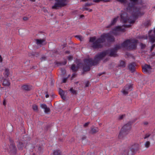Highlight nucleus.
<instances>
[{"label":"nucleus","mask_w":155,"mask_h":155,"mask_svg":"<svg viewBox=\"0 0 155 155\" xmlns=\"http://www.w3.org/2000/svg\"><path fill=\"white\" fill-rule=\"evenodd\" d=\"M54 155H60V151L59 150H56L54 152Z\"/></svg>","instance_id":"31"},{"label":"nucleus","mask_w":155,"mask_h":155,"mask_svg":"<svg viewBox=\"0 0 155 155\" xmlns=\"http://www.w3.org/2000/svg\"><path fill=\"white\" fill-rule=\"evenodd\" d=\"M84 15H80V18H82V17H84Z\"/></svg>","instance_id":"61"},{"label":"nucleus","mask_w":155,"mask_h":155,"mask_svg":"<svg viewBox=\"0 0 155 155\" xmlns=\"http://www.w3.org/2000/svg\"><path fill=\"white\" fill-rule=\"evenodd\" d=\"M67 63L66 61H65L64 62H57L56 63V64H58V65H64Z\"/></svg>","instance_id":"26"},{"label":"nucleus","mask_w":155,"mask_h":155,"mask_svg":"<svg viewBox=\"0 0 155 155\" xmlns=\"http://www.w3.org/2000/svg\"><path fill=\"white\" fill-rule=\"evenodd\" d=\"M102 0H94L93 1V2H100L101 1H102Z\"/></svg>","instance_id":"52"},{"label":"nucleus","mask_w":155,"mask_h":155,"mask_svg":"<svg viewBox=\"0 0 155 155\" xmlns=\"http://www.w3.org/2000/svg\"><path fill=\"white\" fill-rule=\"evenodd\" d=\"M18 149L19 150H21L22 149L24 146L23 143L21 142H19L17 145Z\"/></svg>","instance_id":"23"},{"label":"nucleus","mask_w":155,"mask_h":155,"mask_svg":"<svg viewBox=\"0 0 155 155\" xmlns=\"http://www.w3.org/2000/svg\"><path fill=\"white\" fill-rule=\"evenodd\" d=\"M120 48V45H117L114 48L110 50H107L100 53L97 55L94 60L92 58H89L84 60V63L83 64V70L85 72L90 70L91 67L94 66L98 63L99 61L104 57L107 54H110L109 55L111 57H115L117 54V52L118 49Z\"/></svg>","instance_id":"1"},{"label":"nucleus","mask_w":155,"mask_h":155,"mask_svg":"<svg viewBox=\"0 0 155 155\" xmlns=\"http://www.w3.org/2000/svg\"><path fill=\"white\" fill-rule=\"evenodd\" d=\"M128 133L124 131L121 129L118 136V138L119 139L123 140L127 137V135Z\"/></svg>","instance_id":"10"},{"label":"nucleus","mask_w":155,"mask_h":155,"mask_svg":"<svg viewBox=\"0 0 155 155\" xmlns=\"http://www.w3.org/2000/svg\"><path fill=\"white\" fill-rule=\"evenodd\" d=\"M92 4L91 3H86L85 4V6H90L92 5Z\"/></svg>","instance_id":"41"},{"label":"nucleus","mask_w":155,"mask_h":155,"mask_svg":"<svg viewBox=\"0 0 155 155\" xmlns=\"http://www.w3.org/2000/svg\"><path fill=\"white\" fill-rule=\"evenodd\" d=\"M89 84V81H87L86 83L85 87H88Z\"/></svg>","instance_id":"43"},{"label":"nucleus","mask_w":155,"mask_h":155,"mask_svg":"<svg viewBox=\"0 0 155 155\" xmlns=\"http://www.w3.org/2000/svg\"><path fill=\"white\" fill-rule=\"evenodd\" d=\"M103 35H101V37L96 40L95 37H91L89 41L93 42L92 47L95 48H101L103 47L102 43L104 42V39L103 38Z\"/></svg>","instance_id":"2"},{"label":"nucleus","mask_w":155,"mask_h":155,"mask_svg":"<svg viewBox=\"0 0 155 155\" xmlns=\"http://www.w3.org/2000/svg\"><path fill=\"white\" fill-rule=\"evenodd\" d=\"M45 112L46 113H48L50 111V109L49 108L47 107L45 108Z\"/></svg>","instance_id":"34"},{"label":"nucleus","mask_w":155,"mask_h":155,"mask_svg":"<svg viewBox=\"0 0 155 155\" xmlns=\"http://www.w3.org/2000/svg\"><path fill=\"white\" fill-rule=\"evenodd\" d=\"M131 128V125L128 124L124 125L121 129L124 131L129 133Z\"/></svg>","instance_id":"12"},{"label":"nucleus","mask_w":155,"mask_h":155,"mask_svg":"<svg viewBox=\"0 0 155 155\" xmlns=\"http://www.w3.org/2000/svg\"><path fill=\"white\" fill-rule=\"evenodd\" d=\"M32 108L33 110L35 111H38V106L36 105H33L32 106Z\"/></svg>","instance_id":"27"},{"label":"nucleus","mask_w":155,"mask_h":155,"mask_svg":"<svg viewBox=\"0 0 155 155\" xmlns=\"http://www.w3.org/2000/svg\"><path fill=\"white\" fill-rule=\"evenodd\" d=\"M137 40H135L128 39L125 41L121 45H119L121 47L126 48L128 49L131 50L135 49L137 47Z\"/></svg>","instance_id":"3"},{"label":"nucleus","mask_w":155,"mask_h":155,"mask_svg":"<svg viewBox=\"0 0 155 155\" xmlns=\"http://www.w3.org/2000/svg\"><path fill=\"white\" fill-rule=\"evenodd\" d=\"M9 70L8 68H5V73H4L5 76V78L8 77L9 74Z\"/></svg>","instance_id":"20"},{"label":"nucleus","mask_w":155,"mask_h":155,"mask_svg":"<svg viewBox=\"0 0 155 155\" xmlns=\"http://www.w3.org/2000/svg\"><path fill=\"white\" fill-rule=\"evenodd\" d=\"M105 74L104 72H103V73H100V74H99L98 75L99 76H101L102 74Z\"/></svg>","instance_id":"60"},{"label":"nucleus","mask_w":155,"mask_h":155,"mask_svg":"<svg viewBox=\"0 0 155 155\" xmlns=\"http://www.w3.org/2000/svg\"><path fill=\"white\" fill-rule=\"evenodd\" d=\"M125 116V115H121L120 116L119 118H118V120H121Z\"/></svg>","instance_id":"35"},{"label":"nucleus","mask_w":155,"mask_h":155,"mask_svg":"<svg viewBox=\"0 0 155 155\" xmlns=\"http://www.w3.org/2000/svg\"><path fill=\"white\" fill-rule=\"evenodd\" d=\"M49 95L48 94H47L46 95L45 97H49Z\"/></svg>","instance_id":"63"},{"label":"nucleus","mask_w":155,"mask_h":155,"mask_svg":"<svg viewBox=\"0 0 155 155\" xmlns=\"http://www.w3.org/2000/svg\"><path fill=\"white\" fill-rule=\"evenodd\" d=\"M118 66L123 68H124L126 66V63L125 62L122 60L120 61V63L118 65Z\"/></svg>","instance_id":"22"},{"label":"nucleus","mask_w":155,"mask_h":155,"mask_svg":"<svg viewBox=\"0 0 155 155\" xmlns=\"http://www.w3.org/2000/svg\"><path fill=\"white\" fill-rule=\"evenodd\" d=\"M98 131V129L97 128H92L90 131V133L91 134H95Z\"/></svg>","instance_id":"19"},{"label":"nucleus","mask_w":155,"mask_h":155,"mask_svg":"<svg viewBox=\"0 0 155 155\" xmlns=\"http://www.w3.org/2000/svg\"><path fill=\"white\" fill-rule=\"evenodd\" d=\"M126 0H118V1L121 3H124L125 2Z\"/></svg>","instance_id":"47"},{"label":"nucleus","mask_w":155,"mask_h":155,"mask_svg":"<svg viewBox=\"0 0 155 155\" xmlns=\"http://www.w3.org/2000/svg\"><path fill=\"white\" fill-rule=\"evenodd\" d=\"M125 150H127V149H124L123 150V152H122L120 155H127V154H126L124 151Z\"/></svg>","instance_id":"37"},{"label":"nucleus","mask_w":155,"mask_h":155,"mask_svg":"<svg viewBox=\"0 0 155 155\" xmlns=\"http://www.w3.org/2000/svg\"><path fill=\"white\" fill-rule=\"evenodd\" d=\"M17 149L14 144H11L9 147V151L11 153H15L16 152Z\"/></svg>","instance_id":"13"},{"label":"nucleus","mask_w":155,"mask_h":155,"mask_svg":"<svg viewBox=\"0 0 155 155\" xmlns=\"http://www.w3.org/2000/svg\"><path fill=\"white\" fill-rule=\"evenodd\" d=\"M78 67H76V65L74 64H72L71 67V69L73 72L77 71L78 70Z\"/></svg>","instance_id":"17"},{"label":"nucleus","mask_w":155,"mask_h":155,"mask_svg":"<svg viewBox=\"0 0 155 155\" xmlns=\"http://www.w3.org/2000/svg\"><path fill=\"white\" fill-rule=\"evenodd\" d=\"M67 78H64L63 79L62 82L63 83H65L66 82Z\"/></svg>","instance_id":"46"},{"label":"nucleus","mask_w":155,"mask_h":155,"mask_svg":"<svg viewBox=\"0 0 155 155\" xmlns=\"http://www.w3.org/2000/svg\"><path fill=\"white\" fill-rule=\"evenodd\" d=\"M23 19L24 21H26L28 20V18L27 17H24L23 18Z\"/></svg>","instance_id":"50"},{"label":"nucleus","mask_w":155,"mask_h":155,"mask_svg":"<svg viewBox=\"0 0 155 155\" xmlns=\"http://www.w3.org/2000/svg\"><path fill=\"white\" fill-rule=\"evenodd\" d=\"M10 82L9 80L4 79H3L2 84L5 86H9L10 85Z\"/></svg>","instance_id":"16"},{"label":"nucleus","mask_w":155,"mask_h":155,"mask_svg":"<svg viewBox=\"0 0 155 155\" xmlns=\"http://www.w3.org/2000/svg\"><path fill=\"white\" fill-rule=\"evenodd\" d=\"M3 104L5 106V105H6V103H5V100H4L3 102Z\"/></svg>","instance_id":"59"},{"label":"nucleus","mask_w":155,"mask_h":155,"mask_svg":"<svg viewBox=\"0 0 155 155\" xmlns=\"http://www.w3.org/2000/svg\"><path fill=\"white\" fill-rule=\"evenodd\" d=\"M59 94L61 97H63L64 95V92L60 88L59 89Z\"/></svg>","instance_id":"29"},{"label":"nucleus","mask_w":155,"mask_h":155,"mask_svg":"<svg viewBox=\"0 0 155 155\" xmlns=\"http://www.w3.org/2000/svg\"><path fill=\"white\" fill-rule=\"evenodd\" d=\"M42 10L45 13H47L48 12L47 10L45 7L43 8Z\"/></svg>","instance_id":"42"},{"label":"nucleus","mask_w":155,"mask_h":155,"mask_svg":"<svg viewBox=\"0 0 155 155\" xmlns=\"http://www.w3.org/2000/svg\"><path fill=\"white\" fill-rule=\"evenodd\" d=\"M75 37L78 38L80 41H81L82 40V38L80 36H79V35L76 36H75Z\"/></svg>","instance_id":"39"},{"label":"nucleus","mask_w":155,"mask_h":155,"mask_svg":"<svg viewBox=\"0 0 155 155\" xmlns=\"http://www.w3.org/2000/svg\"><path fill=\"white\" fill-rule=\"evenodd\" d=\"M21 88L23 90L28 91L32 89V86L30 85H25L22 86Z\"/></svg>","instance_id":"14"},{"label":"nucleus","mask_w":155,"mask_h":155,"mask_svg":"<svg viewBox=\"0 0 155 155\" xmlns=\"http://www.w3.org/2000/svg\"><path fill=\"white\" fill-rule=\"evenodd\" d=\"M130 1L132 3V5H134L138 2V0H130Z\"/></svg>","instance_id":"32"},{"label":"nucleus","mask_w":155,"mask_h":155,"mask_svg":"<svg viewBox=\"0 0 155 155\" xmlns=\"http://www.w3.org/2000/svg\"><path fill=\"white\" fill-rule=\"evenodd\" d=\"M102 35H103V38L104 39V42H105L106 39H107L108 41L113 42L114 41V38L113 35H111L110 33H103Z\"/></svg>","instance_id":"7"},{"label":"nucleus","mask_w":155,"mask_h":155,"mask_svg":"<svg viewBox=\"0 0 155 155\" xmlns=\"http://www.w3.org/2000/svg\"><path fill=\"white\" fill-rule=\"evenodd\" d=\"M151 55L153 56H155V52H152L151 53Z\"/></svg>","instance_id":"57"},{"label":"nucleus","mask_w":155,"mask_h":155,"mask_svg":"<svg viewBox=\"0 0 155 155\" xmlns=\"http://www.w3.org/2000/svg\"><path fill=\"white\" fill-rule=\"evenodd\" d=\"M135 65L136 64L134 62L132 63L129 65V69L132 72H133L135 71Z\"/></svg>","instance_id":"15"},{"label":"nucleus","mask_w":155,"mask_h":155,"mask_svg":"<svg viewBox=\"0 0 155 155\" xmlns=\"http://www.w3.org/2000/svg\"><path fill=\"white\" fill-rule=\"evenodd\" d=\"M132 88V84H127L124 87L121 91L124 94L126 95L128 94L129 91H131Z\"/></svg>","instance_id":"6"},{"label":"nucleus","mask_w":155,"mask_h":155,"mask_svg":"<svg viewBox=\"0 0 155 155\" xmlns=\"http://www.w3.org/2000/svg\"><path fill=\"white\" fill-rule=\"evenodd\" d=\"M40 107H41V108L45 109V108L47 107V105L44 104H41L40 105Z\"/></svg>","instance_id":"33"},{"label":"nucleus","mask_w":155,"mask_h":155,"mask_svg":"<svg viewBox=\"0 0 155 155\" xmlns=\"http://www.w3.org/2000/svg\"><path fill=\"white\" fill-rule=\"evenodd\" d=\"M68 58L69 60H71L73 59V58L71 56H68Z\"/></svg>","instance_id":"51"},{"label":"nucleus","mask_w":155,"mask_h":155,"mask_svg":"<svg viewBox=\"0 0 155 155\" xmlns=\"http://www.w3.org/2000/svg\"><path fill=\"white\" fill-rule=\"evenodd\" d=\"M148 123L147 122H145L143 123V124L145 125H147L148 124Z\"/></svg>","instance_id":"58"},{"label":"nucleus","mask_w":155,"mask_h":155,"mask_svg":"<svg viewBox=\"0 0 155 155\" xmlns=\"http://www.w3.org/2000/svg\"><path fill=\"white\" fill-rule=\"evenodd\" d=\"M46 59V57H43L41 58V61H42L43 60H45Z\"/></svg>","instance_id":"45"},{"label":"nucleus","mask_w":155,"mask_h":155,"mask_svg":"<svg viewBox=\"0 0 155 155\" xmlns=\"http://www.w3.org/2000/svg\"><path fill=\"white\" fill-rule=\"evenodd\" d=\"M120 21L124 23H127L129 21V18L127 14L125 12H124L120 15Z\"/></svg>","instance_id":"8"},{"label":"nucleus","mask_w":155,"mask_h":155,"mask_svg":"<svg viewBox=\"0 0 155 155\" xmlns=\"http://www.w3.org/2000/svg\"><path fill=\"white\" fill-rule=\"evenodd\" d=\"M3 61L1 55H0V62H2Z\"/></svg>","instance_id":"54"},{"label":"nucleus","mask_w":155,"mask_h":155,"mask_svg":"<svg viewBox=\"0 0 155 155\" xmlns=\"http://www.w3.org/2000/svg\"><path fill=\"white\" fill-rule=\"evenodd\" d=\"M124 26L125 27H129L130 26V25H124Z\"/></svg>","instance_id":"56"},{"label":"nucleus","mask_w":155,"mask_h":155,"mask_svg":"<svg viewBox=\"0 0 155 155\" xmlns=\"http://www.w3.org/2000/svg\"><path fill=\"white\" fill-rule=\"evenodd\" d=\"M63 98V99L64 100H66V97H62Z\"/></svg>","instance_id":"64"},{"label":"nucleus","mask_w":155,"mask_h":155,"mask_svg":"<svg viewBox=\"0 0 155 155\" xmlns=\"http://www.w3.org/2000/svg\"><path fill=\"white\" fill-rule=\"evenodd\" d=\"M55 1L54 5L52 7V9H58L65 6L67 5L66 0H55Z\"/></svg>","instance_id":"4"},{"label":"nucleus","mask_w":155,"mask_h":155,"mask_svg":"<svg viewBox=\"0 0 155 155\" xmlns=\"http://www.w3.org/2000/svg\"><path fill=\"white\" fill-rule=\"evenodd\" d=\"M115 30L121 31L122 32L125 31V29L124 28H122L121 27L117 26L115 28Z\"/></svg>","instance_id":"21"},{"label":"nucleus","mask_w":155,"mask_h":155,"mask_svg":"<svg viewBox=\"0 0 155 155\" xmlns=\"http://www.w3.org/2000/svg\"><path fill=\"white\" fill-rule=\"evenodd\" d=\"M150 134H146L145 135V137H144V138L145 139L150 137Z\"/></svg>","instance_id":"40"},{"label":"nucleus","mask_w":155,"mask_h":155,"mask_svg":"<svg viewBox=\"0 0 155 155\" xmlns=\"http://www.w3.org/2000/svg\"><path fill=\"white\" fill-rule=\"evenodd\" d=\"M89 123L88 122H87L86 123H85L84 124V127H87V126L88 124H89Z\"/></svg>","instance_id":"49"},{"label":"nucleus","mask_w":155,"mask_h":155,"mask_svg":"<svg viewBox=\"0 0 155 155\" xmlns=\"http://www.w3.org/2000/svg\"><path fill=\"white\" fill-rule=\"evenodd\" d=\"M152 68L151 66L147 64H145L142 66V71L143 72L149 73L151 72Z\"/></svg>","instance_id":"9"},{"label":"nucleus","mask_w":155,"mask_h":155,"mask_svg":"<svg viewBox=\"0 0 155 155\" xmlns=\"http://www.w3.org/2000/svg\"><path fill=\"white\" fill-rule=\"evenodd\" d=\"M133 11L132 15L134 18H136L139 16H141L143 14H141L140 11V8L136 7H133L132 8Z\"/></svg>","instance_id":"5"},{"label":"nucleus","mask_w":155,"mask_h":155,"mask_svg":"<svg viewBox=\"0 0 155 155\" xmlns=\"http://www.w3.org/2000/svg\"><path fill=\"white\" fill-rule=\"evenodd\" d=\"M150 21H147L146 23H145L144 24V25L145 26H147L149 25H150Z\"/></svg>","instance_id":"38"},{"label":"nucleus","mask_w":155,"mask_h":155,"mask_svg":"<svg viewBox=\"0 0 155 155\" xmlns=\"http://www.w3.org/2000/svg\"><path fill=\"white\" fill-rule=\"evenodd\" d=\"M83 10L84 11V10H88V8H86V7H84L83 8Z\"/></svg>","instance_id":"53"},{"label":"nucleus","mask_w":155,"mask_h":155,"mask_svg":"<svg viewBox=\"0 0 155 155\" xmlns=\"http://www.w3.org/2000/svg\"><path fill=\"white\" fill-rule=\"evenodd\" d=\"M76 73H73L72 75V76H71V78H74V77H76Z\"/></svg>","instance_id":"44"},{"label":"nucleus","mask_w":155,"mask_h":155,"mask_svg":"<svg viewBox=\"0 0 155 155\" xmlns=\"http://www.w3.org/2000/svg\"><path fill=\"white\" fill-rule=\"evenodd\" d=\"M118 16L116 18H114L113 20L111 22L110 25H114L116 23L117 20L118 18Z\"/></svg>","instance_id":"24"},{"label":"nucleus","mask_w":155,"mask_h":155,"mask_svg":"<svg viewBox=\"0 0 155 155\" xmlns=\"http://www.w3.org/2000/svg\"><path fill=\"white\" fill-rule=\"evenodd\" d=\"M149 39L151 43H153L155 42V35H149Z\"/></svg>","instance_id":"18"},{"label":"nucleus","mask_w":155,"mask_h":155,"mask_svg":"<svg viewBox=\"0 0 155 155\" xmlns=\"http://www.w3.org/2000/svg\"><path fill=\"white\" fill-rule=\"evenodd\" d=\"M155 47V44H153V45H152V46H151V47L150 48V51L151 52L153 50V49Z\"/></svg>","instance_id":"36"},{"label":"nucleus","mask_w":155,"mask_h":155,"mask_svg":"<svg viewBox=\"0 0 155 155\" xmlns=\"http://www.w3.org/2000/svg\"><path fill=\"white\" fill-rule=\"evenodd\" d=\"M35 41L37 45L41 46L45 45L46 44V43L45 42V38H43L42 39H35Z\"/></svg>","instance_id":"11"},{"label":"nucleus","mask_w":155,"mask_h":155,"mask_svg":"<svg viewBox=\"0 0 155 155\" xmlns=\"http://www.w3.org/2000/svg\"><path fill=\"white\" fill-rule=\"evenodd\" d=\"M70 92L73 94H77L76 91L72 87L71 88L70 90Z\"/></svg>","instance_id":"28"},{"label":"nucleus","mask_w":155,"mask_h":155,"mask_svg":"<svg viewBox=\"0 0 155 155\" xmlns=\"http://www.w3.org/2000/svg\"><path fill=\"white\" fill-rule=\"evenodd\" d=\"M130 24H132V23H134L135 21V20H132V21H128Z\"/></svg>","instance_id":"48"},{"label":"nucleus","mask_w":155,"mask_h":155,"mask_svg":"<svg viewBox=\"0 0 155 155\" xmlns=\"http://www.w3.org/2000/svg\"><path fill=\"white\" fill-rule=\"evenodd\" d=\"M141 47L142 48H144L145 47V45H143V44H141Z\"/></svg>","instance_id":"55"},{"label":"nucleus","mask_w":155,"mask_h":155,"mask_svg":"<svg viewBox=\"0 0 155 155\" xmlns=\"http://www.w3.org/2000/svg\"><path fill=\"white\" fill-rule=\"evenodd\" d=\"M88 10L89 11V12H91V11H92V10L91 9H88Z\"/></svg>","instance_id":"62"},{"label":"nucleus","mask_w":155,"mask_h":155,"mask_svg":"<svg viewBox=\"0 0 155 155\" xmlns=\"http://www.w3.org/2000/svg\"><path fill=\"white\" fill-rule=\"evenodd\" d=\"M125 153L127 154V155H134L133 153L131 150H125L124 151Z\"/></svg>","instance_id":"25"},{"label":"nucleus","mask_w":155,"mask_h":155,"mask_svg":"<svg viewBox=\"0 0 155 155\" xmlns=\"http://www.w3.org/2000/svg\"><path fill=\"white\" fill-rule=\"evenodd\" d=\"M150 144V142L149 141H146L145 143V146L147 148L149 147Z\"/></svg>","instance_id":"30"}]
</instances>
